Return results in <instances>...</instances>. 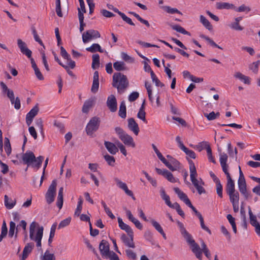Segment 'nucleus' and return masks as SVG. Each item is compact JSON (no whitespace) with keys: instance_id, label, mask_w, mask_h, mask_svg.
<instances>
[{"instance_id":"1","label":"nucleus","mask_w":260,"mask_h":260,"mask_svg":"<svg viewBox=\"0 0 260 260\" xmlns=\"http://www.w3.org/2000/svg\"><path fill=\"white\" fill-rule=\"evenodd\" d=\"M21 159L22 162L24 164H26L27 167L31 165L32 167L39 169L41 167L44 157L39 156L36 157L32 151L28 150L25 153L22 154Z\"/></svg>"},{"instance_id":"2","label":"nucleus","mask_w":260,"mask_h":260,"mask_svg":"<svg viewBox=\"0 0 260 260\" xmlns=\"http://www.w3.org/2000/svg\"><path fill=\"white\" fill-rule=\"evenodd\" d=\"M112 86L117 89L119 93L123 92L128 87L129 82L125 75L119 72L113 75Z\"/></svg>"},{"instance_id":"3","label":"nucleus","mask_w":260,"mask_h":260,"mask_svg":"<svg viewBox=\"0 0 260 260\" xmlns=\"http://www.w3.org/2000/svg\"><path fill=\"white\" fill-rule=\"evenodd\" d=\"M188 163L189 164L190 180L191 182L192 183L193 185L196 187L198 193L200 194L205 193L206 192V190L205 188L203 186H202V185H204V182H203L202 180H201V181L200 182L196 178V176H197V173L193 162L191 159H189Z\"/></svg>"},{"instance_id":"4","label":"nucleus","mask_w":260,"mask_h":260,"mask_svg":"<svg viewBox=\"0 0 260 260\" xmlns=\"http://www.w3.org/2000/svg\"><path fill=\"white\" fill-rule=\"evenodd\" d=\"M189 245L191 251L197 258H201V251L199 245L195 242L192 236L187 231L182 235Z\"/></svg>"},{"instance_id":"5","label":"nucleus","mask_w":260,"mask_h":260,"mask_svg":"<svg viewBox=\"0 0 260 260\" xmlns=\"http://www.w3.org/2000/svg\"><path fill=\"white\" fill-rule=\"evenodd\" d=\"M38 225V223L35 221L31 223L29 226V237L31 240H34L37 243L38 247H41V240L43 234V227H40L37 232L36 236H34L35 229Z\"/></svg>"},{"instance_id":"6","label":"nucleus","mask_w":260,"mask_h":260,"mask_svg":"<svg viewBox=\"0 0 260 260\" xmlns=\"http://www.w3.org/2000/svg\"><path fill=\"white\" fill-rule=\"evenodd\" d=\"M115 131L119 138L125 145L133 148L135 147L136 145L132 136L128 135L120 127H115Z\"/></svg>"},{"instance_id":"7","label":"nucleus","mask_w":260,"mask_h":260,"mask_svg":"<svg viewBox=\"0 0 260 260\" xmlns=\"http://www.w3.org/2000/svg\"><path fill=\"white\" fill-rule=\"evenodd\" d=\"M100 122V119L98 117L94 116L91 118L86 127V132L88 136L93 137V133L99 128Z\"/></svg>"},{"instance_id":"8","label":"nucleus","mask_w":260,"mask_h":260,"mask_svg":"<svg viewBox=\"0 0 260 260\" xmlns=\"http://www.w3.org/2000/svg\"><path fill=\"white\" fill-rule=\"evenodd\" d=\"M56 186L57 181L54 179L52 180L45 194V199L48 204H51L54 201L56 193Z\"/></svg>"},{"instance_id":"9","label":"nucleus","mask_w":260,"mask_h":260,"mask_svg":"<svg viewBox=\"0 0 260 260\" xmlns=\"http://www.w3.org/2000/svg\"><path fill=\"white\" fill-rule=\"evenodd\" d=\"M100 36V34L98 31L90 29L82 34V41L84 43H86L92 40L99 38Z\"/></svg>"},{"instance_id":"10","label":"nucleus","mask_w":260,"mask_h":260,"mask_svg":"<svg viewBox=\"0 0 260 260\" xmlns=\"http://www.w3.org/2000/svg\"><path fill=\"white\" fill-rule=\"evenodd\" d=\"M128 236H126L125 234L121 235L120 239L122 242L125 246L128 247L134 248H135V245L134 242V233L127 234Z\"/></svg>"},{"instance_id":"11","label":"nucleus","mask_w":260,"mask_h":260,"mask_svg":"<svg viewBox=\"0 0 260 260\" xmlns=\"http://www.w3.org/2000/svg\"><path fill=\"white\" fill-rule=\"evenodd\" d=\"M39 111L38 104H37L26 115V123L27 125H30L32 122L34 117L38 114Z\"/></svg>"},{"instance_id":"12","label":"nucleus","mask_w":260,"mask_h":260,"mask_svg":"<svg viewBox=\"0 0 260 260\" xmlns=\"http://www.w3.org/2000/svg\"><path fill=\"white\" fill-rule=\"evenodd\" d=\"M107 106L112 112H116L117 109V103L115 96L111 94L108 97Z\"/></svg>"},{"instance_id":"13","label":"nucleus","mask_w":260,"mask_h":260,"mask_svg":"<svg viewBox=\"0 0 260 260\" xmlns=\"http://www.w3.org/2000/svg\"><path fill=\"white\" fill-rule=\"evenodd\" d=\"M17 44L18 47L20 48L21 52L25 54L28 58H30L32 52L30 50H29L27 47L26 44L23 41H22L21 39H18L17 40Z\"/></svg>"},{"instance_id":"14","label":"nucleus","mask_w":260,"mask_h":260,"mask_svg":"<svg viewBox=\"0 0 260 260\" xmlns=\"http://www.w3.org/2000/svg\"><path fill=\"white\" fill-rule=\"evenodd\" d=\"M99 249L103 256L106 257L110 254L109 244L108 242L104 240H102L99 245Z\"/></svg>"},{"instance_id":"15","label":"nucleus","mask_w":260,"mask_h":260,"mask_svg":"<svg viewBox=\"0 0 260 260\" xmlns=\"http://www.w3.org/2000/svg\"><path fill=\"white\" fill-rule=\"evenodd\" d=\"M115 180L116 182L117 185L120 188H121V189L124 190L125 193L127 195L132 197V198L133 199H135V197H134V194H133V192L131 190L128 189V188L127 186V185L125 183L122 182L121 181H120L119 179H118L117 178H116Z\"/></svg>"},{"instance_id":"16","label":"nucleus","mask_w":260,"mask_h":260,"mask_svg":"<svg viewBox=\"0 0 260 260\" xmlns=\"http://www.w3.org/2000/svg\"><path fill=\"white\" fill-rule=\"evenodd\" d=\"M128 127L136 135H138L140 131L138 124L133 118L128 119Z\"/></svg>"},{"instance_id":"17","label":"nucleus","mask_w":260,"mask_h":260,"mask_svg":"<svg viewBox=\"0 0 260 260\" xmlns=\"http://www.w3.org/2000/svg\"><path fill=\"white\" fill-rule=\"evenodd\" d=\"M239 177L238 180V185L239 191L247 189L246 183L244 176L241 171V167H239Z\"/></svg>"},{"instance_id":"18","label":"nucleus","mask_w":260,"mask_h":260,"mask_svg":"<svg viewBox=\"0 0 260 260\" xmlns=\"http://www.w3.org/2000/svg\"><path fill=\"white\" fill-rule=\"evenodd\" d=\"M99 87V75L98 71H95L93 73V82L91 88L92 93H95L98 91Z\"/></svg>"},{"instance_id":"19","label":"nucleus","mask_w":260,"mask_h":260,"mask_svg":"<svg viewBox=\"0 0 260 260\" xmlns=\"http://www.w3.org/2000/svg\"><path fill=\"white\" fill-rule=\"evenodd\" d=\"M242 20V17H238L235 18V21L231 23L229 26V27L236 31H241L244 29V27L240 25V21Z\"/></svg>"},{"instance_id":"20","label":"nucleus","mask_w":260,"mask_h":260,"mask_svg":"<svg viewBox=\"0 0 260 260\" xmlns=\"http://www.w3.org/2000/svg\"><path fill=\"white\" fill-rule=\"evenodd\" d=\"M175 192L178 195L179 198L186 205L190 202L187 196L178 187L174 188Z\"/></svg>"},{"instance_id":"21","label":"nucleus","mask_w":260,"mask_h":260,"mask_svg":"<svg viewBox=\"0 0 260 260\" xmlns=\"http://www.w3.org/2000/svg\"><path fill=\"white\" fill-rule=\"evenodd\" d=\"M180 166V162L174 158L171 159L170 161H168V165H166L172 171H174L179 169Z\"/></svg>"},{"instance_id":"22","label":"nucleus","mask_w":260,"mask_h":260,"mask_svg":"<svg viewBox=\"0 0 260 260\" xmlns=\"http://www.w3.org/2000/svg\"><path fill=\"white\" fill-rule=\"evenodd\" d=\"M104 145L107 150L112 154H115L118 151V148L112 142L105 141Z\"/></svg>"},{"instance_id":"23","label":"nucleus","mask_w":260,"mask_h":260,"mask_svg":"<svg viewBox=\"0 0 260 260\" xmlns=\"http://www.w3.org/2000/svg\"><path fill=\"white\" fill-rule=\"evenodd\" d=\"M34 247L33 243H27L23 249L21 260H25L29 253H30Z\"/></svg>"},{"instance_id":"24","label":"nucleus","mask_w":260,"mask_h":260,"mask_svg":"<svg viewBox=\"0 0 260 260\" xmlns=\"http://www.w3.org/2000/svg\"><path fill=\"white\" fill-rule=\"evenodd\" d=\"M117 219L120 228L121 230L125 231L127 234H130L132 235V233L133 232V231L131 228L128 225L124 223L122 221V219L120 217H118Z\"/></svg>"},{"instance_id":"25","label":"nucleus","mask_w":260,"mask_h":260,"mask_svg":"<svg viewBox=\"0 0 260 260\" xmlns=\"http://www.w3.org/2000/svg\"><path fill=\"white\" fill-rule=\"evenodd\" d=\"M160 195L162 199L165 201V203L167 205H168L170 208L172 206L173 204L170 201V198L169 196L166 193L165 190L164 188H161L160 190Z\"/></svg>"},{"instance_id":"26","label":"nucleus","mask_w":260,"mask_h":260,"mask_svg":"<svg viewBox=\"0 0 260 260\" xmlns=\"http://www.w3.org/2000/svg\"><path fill=\"white\" fill-rule=\"evenodd\" d=\"M216 7L218 10L235 9V6L234 5L223 2L216 3Z\"/></svg>"},{"instance_id":"27","label":"nucleus","mask_w":260,"mask_h":260,"mask_svg":"<svg viewBox=\"0 0 260 260\" xmlns=\"http://www.w3.org/2000/svg\"><path fill=\"white\" fill-rule=\"evenodd\" d=\"M63 187H60L59 189L58 197L56 202V206L58 207L59 209H61L63 202Z\"/></svg>"},{"instance_id":"28","label":"nucleus","mask_w":260,"mask_h":260,"mask_svg":"<svg viewBox=\"0 0 260 260\" xmlns=\"http://www.w3.org/2000/svg\"><path fill=\"white\" fill-rule=\"evenodd\" d=\"M86 50L91 53H95L98 51L100 53L104 52V50L101 48V46L97 43H94L91 46L86 48Z\"/></svg>"},{"instance_id":"29","label":"nucleus","mask_w":260,"mask_h":260,"mask_svg":"<svg viewBox=\"0 0 260 260\" xmlns=\"http://www.w3.org/2000/svg\"><path fill=\"white\" fill-rule=\"evenodd\" d=\"M144 102L142 104L139 112L137 114V117L142 120L144 123H147V121L146 119V112L144 110Z\"/></svg>"},{"instance_id":"30","label":"nucleus","mask_w":260,"mask_h":260,"mask_svg":"<svg viewBox=\"0 0 260 260\" xmlns=\"http://www.w3.org/2000/svg\"><path fill=\"white\" fill-rule=\"evenodd\" d=\"M4 203L6 207L8 209H12L16 205V200H12V199H9L8 196L5 195L4 197Z\"/></svg>"},{"instance_id":"31","label":"nucleus","mask_w":260,"mask_h":260,"mask_svg":"<svg viewBox=\"0 0 260 260\" xmlns=\"http://www.w3.org/2000/svg\"><path fill=\"white\" fill-rule=\"evenodd\" d=\"M94 100L90 99L86 101L82 107V112L84 113H87L89 109L93 106Z\"/></svg>"},{"instance_id":"32","label":"nucleus","mask_w":260,"mask_h":260,"mask_svg":"<svg viewBox=\"0 0 260 260\" xmlns=\"http://www.w3.org/2000/svg\"><path fill=\"white\" fill-rule=\"evenodd\" d=\"M248 213L249 215V219L251 224L256 228V226H257V225L260 224L257 222L256 216L253 214L250 206L248 207Z\"/></svg>"},{"instance_id":"33","label":"nucleus","mask_w":260,"mask_h":260,"mask_svg":"<svg viewBox=\"0 0 260 260\" xmlns=\"http://www.w3.org/2000/svg\"><path fill=\"white\" fill-rule=\"evenodd\" d=\"M200 21L204 26V27L209 30H211L212 29V26L210 22L203 15H200Z\"/></svg>"},{"instance_id":"34","label":"nucleus","mask_w":260,"mask_h":260,"mask_svg":"<svg viewBox=\"0 0 260 260\" xmlns=\"http://www.w3.org/2000/svg\"><path fill=\"white\" fill-rule=\"evenodd\" d=\"M118 115L122 118H125L126 117V108L124 101H122L120 103Z\"/></svg>"},{"instance_id":"35","label":"nucleus","mask_w":260,"mask_h":260,"mask_svg":"<svg viewBox=\"0 0 260 260\" xmlns=\"http://www.w3.org/2000/svg\"><path fill=\"white\" fill-rule=\"evenodd\" d=\"M169 25L172 27V28L177 32L181 33L183 35H186L190 36V33L187 31H186L183 27L180 26L179 25H172L171 24H169Z\"/></svg>"},{"instance_id":"36","label":"nucleus","mask_w":260,"mask_h":260,"mask_svg":"<svg viewBox=\"0 0 260 260\" xmlns=\"http://www.w3.org/2000/svg\"><path fill=\"white\" fill-rule=\"evenodd\" d=\"M92 68L93 69H96L100 67V56L98 54H93L92 56Z\"/></svg>"},{"instance_id":"37","label":"nucleus","mask_w":260,"mask_h":260,"mask_svg":"<svg viewBox=\"0 0 260 260\" xmlns=\"http://www.w3.org/2000/svg\"><path fill=\"white\" fill-rule=\"evenodd\" d=\"M113 67L117 71H122L127 69L125 63L123 61L115 62L113 63Z\"/></svg>"},{"instance_id":"38","label":"nucleus","mask_w":260,"mask_h":260,"mask_svg":"<svg viewBox=\"0 0 260 260\" xmlns=\"http://www.w3.org/2000/svg\"><path fill=\"white\" fill-rule=\"evenodd\" d=\"M74 217H79L81 220V197H80L78 199V205L77 208L75 210Z\"/></svg>"},{"instance_id":"39","label":"nucleus","mask_w":260,"mask_h":260,"mask_svg":"<svg viewBox=\"0 0 260 260\" xmlns=\"http://www.w3.org/2000/svg\"><path fill=\"white\" fill-rule=\"evenodd\" d=\"M228 194L229 196L232 203H239V194L238 191L233 192Z\"/></svg>"},{"instance_id":"40","label":"nucleus","mask_w":260,"mask_h":260,"mask_svg":"<svg viewBox=\"0 0 260 260\" xmlns=\"http://www.w3.org/2000/svg\"><path fill=\"white\" fill-rule=\"evenodd\" d=\"M162 9L168 13L173 14L177 13L182 15V13L176 8H172L170 6H165L162 7Z\"/></svg>"},{"instance_id":"41","label":"nucleus","mask_w":260,"mask_h":260,"mask_svg":"<svg viewBox=\"0 0 260 260\" xmlns=\"http://www.w3.org/2000/svg\"><path fill=\"white\" fill-rule=\"evenodd\" d=\"M226 191L227 194L236 191L235 190V183L233 180L231 181H227L226 185Z\"/></svg>"},{"instance_id":"42","label":"nucleus","mask_w":260,"mask_h":260,"mask_svg":"<svg viewBox=\"0 0 260 260\" xmlns=\"http://www.w3.org/2000/svg\"><path fill=\"white\" fill-rule=\"evenodd\" d=\"M200 38L204 39L206 41H207L211 46L218 48L220 49H222V48L216 44L211 39H210L209 37L206 36L203 34H201L200 35Z\"/></svg>"},{"instance_id":"43","label":"nucleus","mask_w":260,"mask_h":260,"mask_svg":"<svg viewBox=\"0 0 260 260\" xmlns=\"http://www.w3.org/2000/svg\"><path fill=\"white\" fill-rule=\"evenodd\" d=\"M170 208L176 209V211L177 212L178 214L180 215L182 218H184L185 217V214L183 210L181 209L180 205L177 203H174L172 206H171Z\"/></svg>"},{"instance_id":"44","label":"nucleus","mask_w":260,"mask_h":260,"mask_svg":"<svg viewBox=\"0 0 260 260\" xmlns=\"http://www.w3.org/2000/svg\"><path fill=\"white\" fill-rule=\"evenodd\" d=\"M150 75L152 81L155 83L156 86L162 87L165 86V85L157 78L153 72H151V74H150Z\"/></svg>"},{"instance_id":"45","label":"nucleus","mask_w":260,"mask_h":260,"mask_svg":"<svg viewBox=\"0 0 260 260\" xmlns=\"http://www.w3.org/2000/svg\"><path fill=\"white\" fill-rule=\"evenodd\" d=\"M4 149L8 155H9L11 153V147L10 141L8 138H5Z\"/></svg>"},{"instance_id":"46","label":"nucleus","mask_w":260,"mask_h":260,"mask_svg":"<svg viewBox=\"0 0 260 260\" xmlns=\"http://www.w3.org/2000/svg\"><path fill=\"white\" fill-rule=\"evenodd\" d=\"M71 221V217H69L65 219H63V220L61 221V222L59 223L58 229H60L62 228H63L70 223Z\"/></svg>"},{"instance_id":"47","label":"nucleus","mask_w":260,"mask_h":260,"mask_svg":"<svg viewBox=\"0 0 260 260\" xmlns=\"http://www.w3.org/2000/svg\"><path fill=\"white\" fill-rule=\"evenodd\" d=\"M209 143L205 141H203L198 143V144L196 145L193 147L194 149H197L199 151H201L202 150L205 149L206 147L208 146Z\"/></svg>"},{"instance_id":"48","label":"nucleus","mask_w":260,"mask_h":260,"mask_svg":"<svg viewBox=\"0 0 260 260\" xmlns=\"http://www.w3.org/2000/svg\"><path fill=\"white\" fill-rule=\"evenodd\" d=\"M16 229V224L14 222L11 221L10 222V229L9 231L8 235L10 238H12L14 235L15 230Z\"/></svg>"},{"instance_id":"49","label":"nucleus","mask_w":260,"mask_h":260,"mask_svg":"<svg viewBox=\"0 0 260 260\" xmlns=\"http://www.w3.org/2000/svg\"><path fill=\"white\" fill-rule=\"evenodd\" d=\"M216 183V189L217 194H218L219 197H220V198H222L223 197V195H222L223 188H222V185H221V184L220 183V181L218 182L217 183Z\"/></svg>"},{"instance_id":"50","label":"nucleus","mask_w":260,"mask_h":260,"mask_svg":"<svg viewBox=\"0 0 260 260\" xmlns=\"http://www.w3.org/2000/svg\"><path fill=\"white\" fill-rule=\"evenodd\" d=\"M234 9L238 12H249L251 11V9L250 7L246 6L244 4L242 5L238 8H236V7H235V9Z\"/></svg>"},{"instance_id":"51","label":"nucleus","mask_w":260,"mask_h":260,"mask_svg":"<svg viewBox=\"0 0 260 260\" xmlns=\"http://www.w3.org/2000/svg\"><path fill=\"white\" fill-rule=\"evenodd\" d=\"M42 260H55V258L53 254L50 253L48 250H46Z\"/></svg>"},{"instance_id":"52","label":"nucleus","mask_w":260,"mask_h":260,"mask_svg":"<svg viewBox=\"0 0 260 260\" xmlns=\"http://www.w3.org/2000/svg\"><path fill=\"white\" fill-rule=\"evenodd\" d=\"M126 256L128 258L135 260L137 258V255L135 252L131 249H126L125 250Z\"/></svg>"},{"instance_id":"53","label":"nucleus","mask_w":260,"mask_h":260,"mask_svg":"<svg viewBox=\"0 0 260 260\" xmlns=\"http://www.w3.org/2000/svg\"><path fill=\"white\" fill-rule=\"evenodd\" d=\"M104 158L109 165L112 166L114 165L115 160L113 156L109 154H106L104 155Z\"/></svg>"},{"instance_id":"54","label":"nucleus","mask_w":260,"mask_h":260,"mask_svg":"<svg viewBox=\"0 0 260 260\" xmlns=\"http://www.w3.org/2000/svg\"><path fill=\"white\" fill-rule=\"evenodd\" d=\"M219 156V161L220 165L226 164L228 158V155L225 153H220Z\"/></svg>"},{"instance_id":"55","label":"nucleus","mask_w":260,"mask_h":260,"mask_svg":"<svg viewBox=\"0 0 260 260\" xmlns=\"http://www.w3.org/2000/svg\"><path fill=\"white\" fill-rule=\"evenodd\" d=\"M199 219L200 221L201 226L202 229L207 232L209 234H211V232L210 230L207 226H206L204 223V218L203 216H202L199 217Z\"/></svg>"},{"instance_id":"56","label":"nucleus","mask_w":260,"mask_h":260,"mask_svg":"<svg viewBox=\"0 0 260 260\" xmlns=\"http://www.w3.org/2000/svg\"><path fill=\"white\" fill-rule=\"evenodd\" d=\"M260 63V61L257 60L255 62H254L252 63V64L251 65L250 68V69L253 71V73L255 74H256L258 72V66Z\"/></svg>"},{"instance_id":"57","label":"nucleus","mask_w":260,"mask_h":260,"mask_svg":"<svg viewBox=\"0 0 260 260\" xmlns=\"http://www.w3.org/2000/svg\"><path fill=\"white\" fill-rule=\"evenodd\" d=\"M139 96V93L137 91L132 92L128 96V100L129 102H134Z\"/></svg>"},{"instance_id":"58","label":"nucleus","mask_w":260,"mask_h":260,"mask_svg":"<svg viewBox=\"0 0 260 260\" xmlns=\"http://www.w3.org/2000/svg\"><path fill=\"white\" fill-rule=\"evenodd\" d=\"M151 222L152 224V225L154 227V228L157 230L159 233H162L163 229L160 226V225L159 224L158 222L155 221L153 219H152L151 220Z\"/></svg>"},{"instance_id":"59","label":"nucleus","mask_w":260,"mask_h":260,"mask_svg":"<svg viewBox=\"0 0 260 260\" xmlns=\"http://www.w3.org/2000/svg\"><path fill=\"white\" fill-rule=\"evenodd\" d=\"M165 178L170 182L172 183H175L177 182L178 179H176L173 174L169 171L167 173Z\"/></svg>"},{"instance_id":"60","label":"nucleus","mask_w":260,"mask_h":260,"mask_svg":"<svg viewBox=\"0 0 260 260\" xmlns=\"http://www.w3.org/2000/svg\"><path fill=\"white\" fill-rule=\"evenodd\" d=\"M101 13L103 16L107 18H110L115 16L113 13L105 9L101 10Z\"/></svg>"},{"instance_id":"61","label":"nucleus","mask_w":260,"mask_h":260,"mask_svg":"<svg viewBox=\"0 0 260 260\" xmlns=\"http://www.w3.org/2000/svg\"><path fill=\"white\" fill-rule=\"evenodd\" d=\"M54 125L56 127H58L62 133H64V126L62 122L57 120H55Z\"/></svg>"},{"instance_id":"62","label":"nucleus","mask_w":260,"mask_h":260,"mask_svg":"<svg viewBox=\"0 0 260 260\" xmlns=\"http://www.w3.org/2000/svg\"><path fill=\"white\" fill-rule=\"evenodd\" d=\"M84 242H85V244L86 245L87 248L89 250H91L93 252V253L96 255V256H97L98 258H99V256L98 254L97 253L96 251L93 247V246L90 244V243H89V241L87 240V239H85L84 240Z\"/></svg>"},{"instance_id":"63","label":"nucleus","mask_w":260,"mask_h":260,"mask_svg":"<svg viewBox=\"0 0 260 260\" xmlns=\"http://www.w3.org/2000/svg\"><path fill=\"white\" fill-rule=\"evenodd\" d=\"M144 237L147 241L153 242V235L150 231H146L144 233Z\"/></svg>"},{"instance_id":"64","label":"nucleus","mask_w":260,"mask_h":260,"mask_svg":"<svg viewBox=\"0 0 260 260\" xmlns=\"http://www.w3.org/2000/svg\"><path fill=\"white\" fill-rule=\"evenodd\" d=\"M60 54L64 59H70V55L68 53L66 49L62 46L60 47Z\"/></svg>"}]
</instances>
